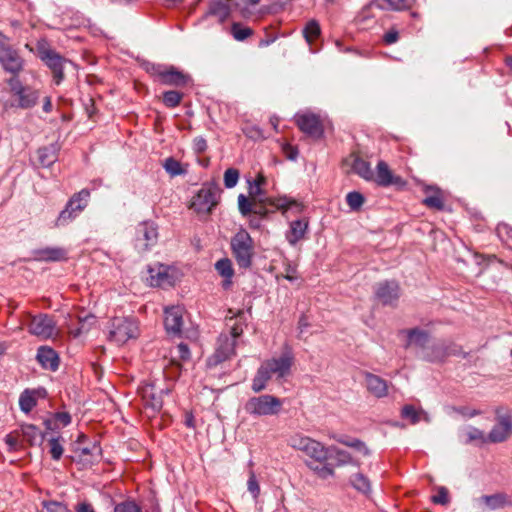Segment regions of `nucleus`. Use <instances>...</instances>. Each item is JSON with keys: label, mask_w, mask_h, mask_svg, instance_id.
<instances>
[{"label": "nucleus", "mask_w": 512, "mask_h": 512, "mask_svg": "<svg viewBox=\"0 0 512 512\" xmlns=\"http://www.w3.org/2000/svg\"><path fill=\"white\" fill-rule=\"evenodd\" d=\"M36 55L50 69L54 83L59 85L65 78L64 67L70 61L55 51L46 38L37 41Z\"/></svg>", "instance_id": "obj_1"}, {"label": "nucleus", "mask_w": 512, "mask_h": 512, "mask_svg": "<svg viewBox=\"0 0 512 512\" xmlns=\"http://www.w3.org/2000/svg\"><path fill=\"white\" fill-rule=\"evenodd\" d=\"M228 333L223 332L217 340V346L214 354L209 359L210 365H217L226 361L235 354L236 340L243 333V327L240 323L227 324Z\"/></svg>", "instance_id": "obj_2"}, {"label": "nucleus", "mask_w": 512, "mask_h": 512, "mask_svg": "<svg viewBox=\"0 0 512 512\" xmlns=\"http://www.w3.org/2000/svg\"><path fill=\"white\" fill-rule=\"evenodd\" d=\"M221 189L215 183L203 184L189 206L198 216H208L218 205Z\"/></svg>", "instance_id": "obj_3"}, {"label": "nucleus", "mask_w": 512, "mask_h": 512, "mask_svg": "<svg viewBox=\"0 0 512 512\" xmlns=\"http://www.w3.org/2000/svg\"><path fill=\"white\" fill-rule=\"evenodd\" d=\"M232 255L240 268L247 269L252 265L254 256V241L250 234L244 230H239L231 238Z\"/></svg>", "instance_id": "obj_4"}, {"label": "nucleus", "mask_w": 512, "mask_h": 512, "mask_svg": "<svg viewBox=\"0 0 512 512\" xmlns=\"http://www.w3.org/2000/svg\"><path fill=\"white\" fill-rule=\"evenodd\" d=\"M282 404V400L278 397L264 394L249 398L244 405V409L254 417L273 416L281 411Z\"/></svg>", "instance_id": "obj_5"}, {"label": "nucleus", "mask_w": 512, "mask_h": 512, "mask_svg": "<svg viewBox=\"0 0 512 512\" xmlns=\"http://www.w3.org/2000/svg\"><path fill=\"white\" fill-rule=\"evenodd\" d=\"M0 64L5 72L12 74V77H17L23 70L25 60L15 49L10 39L0 31Z\"/></svg>", "instance_id": "obj_6"}, {"label": "nucleus", "mask_w": 512, "mask_h": 512, "mask_svg": "<svg viewBox=\"0 0 512 512\" xmlns=\"http://www.w3.org/2000/svg\"><path fill=\"white\" fill-rule=\"evenodd\" d=\"M146 70L152 76L157 77L158 80L164 85L184 87L192 81L189 74L178 70L174 66L148 64Z\"/></svg>", "instance_id": "obj_7"}, {"label": "nucleus", "mask_w": 512, "mask_h": 512, "mask_svg": "<svg viewBox=\"0 0 512 512\" xmlns=\"http://www.w3.org/2000/svg\"><path fill=\"white\" fill-rule=\"evenodd\" d=\"M249 195L254 201H258V203H267L270 206L275 207L278 210H281L285 215L289 210L294 209L297 213L303 211L304 206L302 203L297 200L282 196L278 198H263L265 196V192L259 185H255L249 182Z\"/></svg>", "instance_id": "obj_8"}, {"label": "nucleus", "mask_w": 512, "mask_h": 512, "mask_svg": "<svg viewBox=\"0 0 512 512\" xmlns=\"http://www.w3.org/2000/svg\"><path fill=\"white\" fill-rule=\"evenodd\" d=\"M10 91L17 100V107L30 109L34 107L40 98V89L35 86L23 85L19 77H11L7 80Z\"/></svg>", "instance_id": "obj_9"}, {"label": "nucleus", "mask_w": 512, "mask_h": 512, "mask_svg": "<svg viewBox=\"0 0 512 512\" xmlns=\"http://www.w3.org/2000/svg\"><path fill=\"white\" fill-rule=\"evenodd\" d=\"M139 335L138 322L134 318L115 317L111 321L109 339L117 344H124Z\"/></svg>", "instance_id": "obj_10"}, {"label": "nucleus", "mask_w": 512, "mask_h": 512, "mask_svg": "<svg viewBox=\"0 0 512 512\" xmlns=\"http://www.w3.org/2000/svg\"><path fill=\"white\" fill-rule=\"evenodd\" d=\"M294 360L292 350L286 347L278 357H272L264 361L260 366L266 370L271 378L276 376L277 379H282L290 375Z\"/></svg>", "instance_id": "obj_11"}, {"label": "nucleus", "mask_w": 512, "mask_h": 512, "mask_svg": "<svg viewBox=\"0 0 512 512\" xmlns=\"http://www.w3.org/2000/svg\"><path fill=\"white\" fill-rule=\"evenodd\" d=\"M291 446L319 463L325 462L329 456L330 448L307 436L296 435L292 437Z\"/></svg>", "instance_id": "obj_12"}, {"label": "nucleus", "mask_w": 512, "mask_h": 512, "mask_svg": "<svg viewBox=\"0 0 512 512\" xmlns=\"http://www.w3.org/2000/svg\"><path fill=\"white\" fill-rule=\"evenodd\" d=\"M89 197L90 191L88 189H82L74 194L66 204L65 209L60 212L56 220V226H64L75 219L87 206Z\"/></svg>", "instance_id": "obj_13"}, {"label": "nucleus", "mask_w": 512, "mask_h": 512, "mask_svg": "<svg viewBox=\"0 0 512 512\" xmlns=\"http://www.w3.org/2000/svg\"><path fill=\"white\" fill-rule=\"evenodd\" d=\"M512 435V414L503 409L496 410V424L488 434V440L492 443L506 441Z\"/></svg>", "instance_id": "obj_14"}, {"label": "nucleus", "mask_w": 512, "mask_h": 512, "mask_svg": "<svg viewBox=\"0 0 512 512\" xmlns=\"http://www.w3.org/2000/svg\"><path fill=\"white\" fill-rule=\"evenodd\" d=\"M157 227L152 222H143L136 227L135 248L139 252H145L157 243Z\"/></svg>", "instance_id": "obj_15"}, {"label": "nucleus", "mask_w": 512, "mask_h": 512, "mask_svg": "<svg viewBox=\"0 0 512 512\" xmlns=\"http://www.w3.org/2000/svg\"><path fill=\"white\" fill-rule=\"evenodd\" d=\"M295 121L299 129L312 138L319 139L324 134L322 121L316 114H299L296 115Z\"/></svg>", "instance_id": "obj_16"}, {"label": "nucleus", "mask_w": 512, "mask_h": 512, "mask_svg": "<svg viewBox=\"0 0 512 512\" xmlns=\"http://www.w3.org/2000/svg\"><path fill=\"white\" fill-rule=\"evenodd\" d=\"M28 329L31 334L47 339L54 335L55 323L48 315L39 314L32 317Z\"/></svg>", "instance_id": "obj_17"}, {"label": "nucleus", "mask_w": 512, "mask_h": 512, "mask_svg": "<svg viewBox=\"0 0 512 512\" xmlns=\"http://www.w3.org/2000/svg\"><path fill=\"white\" fill-rule=\"evenodd\" d=\"M374 180L379 186H398L402 187L406 183L402 177L394 175L389 169V166L384 161H379L376 167V174H374Z\"/></svg>", "instance_id": "obj_18"}, {"label": "nucleus", "mask_w": 512, "mask_h": 512, "mask_svg": "<svg viewBox=\"0 0 512 512\" xmlns=\"http://www.w3.org/2000/svg\"><path fill=\"white\" fill-rule=\"evenodd\" d=\"M375 295L383 305H394L400 297L399 284L396 281L381 282L376 287Z\"/></svg>", "instance_id": "obj_19"}, {"label": "nucleus", "mask_w": 512, "mask_h": 512, "mask_svg": "<svg viewBox=\"0 0 512 512\" xmlns=\"http://www.w3.org/2000/svg\"><path fill=\"white\" fill-rule=\"evenodd\" d=\"M183 325V308L172 306L165 309L164 326L168 333L179 334Z\"/></svg>", "instance_id": "obj_20"}, {"label": "nucleus", "mask_w": 512, "mask_h": 512, "mask_svg": "<svg viewBox=\"0 0 512 512\" xmlns=\"http://www.w3.org/2000/svg\"><path fill=\"white\" fill-rule=\"evenodd\" d=\"M140 392L147 407H150L154 412L161 410L163 390L157 391L154 384H145L141 387Z\"/></svg>", "instance_id": "obj_21"}, {"label": "nucleus", "mask_w": 512, "mask_h": 512, "mask_svg": "<svg viewBox=\"0 0 512 512\" xmlns=\"http://www.w3.org/2000/svg\"><path fill=\"white\" fill-rule=\"evenodd\" d=\"M479 501L483 503L488 510H498L512 506V499L505 492L483 495L479 498Z\"/></svg>", "instance_id": "obj_22"}, {"label": "nucleus", "mask_w": 512, "mask_h": 512, "mask_svg": "<svg viewBox=\"0 0 512 512\" xmlns=\"http://www.w3.org/2000/svg\"><path fill=\"white\" fill-rule=\"evenodd\" d=\"M414 2H415V0H372L363 9V13H365L372 7L378 8L380 10H387V9L396 10V11L406 10V9H410L413 6Z\"/></svg>", "instance_id": "obj_23"}, {"label": "nucleus", "mask_w": 512, "mask_h": 512, "mask_svg": "<svg viewBox=\"0 0 512 512\" xmlns=\"http://www.w3.org/2000/svg\"><path fill=\"white\" fill-rule=\"evenodd\" d=\"M365 383L368 391L377 398L385 397L388 393L387 382L381 377L370 372H364Z\"/></svg>", "instance_id": "obj_24"}, {"label": "nucleus", "mask_w": 512, "mask_h": 512, "mask_svg": "<svg viewBox=\"0 0 512 512\" xmlns=\"http://www.w3.org/2000/svg\"><path fill=\"white\" fill-rule=\"evenodd\" d=\"M307 230V220H294L290 223L289 230L285 234L286 240L289 242L290 245L294 246L305 237Z\"/></svg>", "instance_id": "obj_25"}, {"label": "nucleus", "mask_w": 512, "mask_h": 512, "mask_svg": "<svg viewBox=\"0 0 512 512\" xmlns=\"http://www.w3.org/2000/svg\"><path fill=\"white\" fill-rule=\"evenodd\" d=\"M37 360L45 369L56 371L59 367V357L50 347L41 346L37 351Z\"/></svg>", "instance_id": "obj_26"}, {"label": "nucleus", "mask_w": 512, "mask_h": 512, "mask_svg": "<svg viewBox=\"0 0 512 512\" xmlns=\"http://www.w3.org/2000/svg\"><path fill=\"white\" fill-rule=\"evenodd\" d=\"M59 146L52 143L37 150V161L42 167H50L58 158Z\"/></svg>", "instance_id": "obj_27"}, {"label": "nucleus", "mask_w": 512, "mask_h": 512, "mask_svg": "<svg viewBox=\"0 0 512 512\" xmlns=\"http://www.w3.org/2000/svg\"><path fill=\"white\" fill-rule=\"evenodd\" d=\"M35 258L42 261H63L67 259V251L60 247H46L34 252Z\"/></svg>", "instance_id": "obj_28"}, {"label": "nucleus", "mask_w": 512, "mask_h": 512, "mask_svg": "<svg viewBox=\"0 0 512 512\" xmlns=\"http://www.w3.org/2000/svg\"><path fill=\"white\" fill-rule=\"evenodd\" d=\"M236 5L233 0H212L209 7V14L217 16L221 22L225 21L231 12L232 6Z\"/></svg>", "instance_id": "obj_29"}, {"label": "nucleus", "mask_w": 512, "mask_h": 512, "mask_svg": "<svg viewBox=\"0 0 512 512\" xmlns=\"http://www.w3.org/2000/svg\"><path fill=\"white\" fill-rule=\"evenodd\" d=\"M215 270L224 278L223 288L228 289L232 284V278L234 276L232 261L229 258H222L218 260L215 263Z\"/></svg>", "instance_id": "obj_30"}, {"label": "nucleus", "mask_w": 512, "mask_h": 512, "mask_svg": "<svg viewBox=\"0 0 512 512\" xmlns=\"http://www.w3.org/2000/svg\"><path fill=\"white\" fill-rule=\"evenodd\" d=\"M149 278L148 281L151 286L155 287H164L166 285H170V276L166 270L165 267L162 265L159 266L157 269L155 268H149Z\"/></svg>", "instance_id": "obj_31"}, {"label": "nucleus", "mask_w": 512, "mask_h": 512, "mask_svg": "<svg viewBox=\"0 0 512 512\" xmlns=\"http://www.w3.org/2000/svg\"><path fill=\"white\" fill-rule=\"evenodd\" d=\"M21 434L23 441H26L31 446L41 444L44 440V434L32 424L22 425Z\"/></svg>", "instance_id": "obj_32"}, {"label": "nucleus", "mask_w": 512, "mask_h": 512, "mask_svg": "<svg viewBox=\"0 0 512 512\" xmlns=\"http://www.w3.org/2000/svg\"><path fill=\"white\" fill-rule=\"evenodd\" d=\"M352 158V171L365 180H372L374 178V172L370 164L359 156H352Z\"/></svg>", "instance_id": "obj_33"}, {"label": "nucleus", "mask_w": 512, "mask_h": 512, "mask_svg": "<svg viewBox=\"0 0 512 512\" xmlns=\"http://www.w3.org/2000/svg\"><path fill=\"white\" fill-rule=\"evenodd\" d=\"M351 486L364 495H369L372 490L371 482L369 478L363 473H356L349 479Z\"/></svg>", "instance_id": "obj_34"}, {"label": "nucleus", "mask_w": 512, "mask_h": 512, "mask_svg": "<svg viewBox=\"0 0 512 512\" xmlns=\"http://www.w3.org/2000/svg\"><path fill=\"white\" fill-rule=\"evenodd\" d=\"M408 337V345L414 344L425 349L429 342V334L419 328H412L405 331Z\"/></svg>", "instance_id": "obj_35"}, {"label": "nucleus", "mask_w": 512, "mask_h": 512, "mask_svg": "<svg viewBox=\"0 0 512 512\" xmlns=\"http://www.w3.org/2000/svg\"><path fill=\"white\" fill-rule=\"evenodd\" d=\"M446 342H439L427 348L424 358L430 362H440L447 358Z\"/></svg>", "instance_id": "obj_36"}, {"label": "nucleus", "mask_w": 512, "mask_h": 512, "mask_svg": "<svg viewBox=\"0 0 512 512\" xmlns=\"http://www.w3.org/2000/svg\"><path fill=\"white\" fill-rule=\"evenodd\" d=\"M401 416L404 419H409L412 424L418 423L422 418L428 421V415L423 410H416L413 405H405L401 410Z\"/></svg>", "instance_id": "obj_37"}, {"label": "nucleus", "mask_w": 512, "mask_h": 512, "mask_svg": "<svg viewBox=\"0 0 512 512\" xmlns=\"http://www.w3.org/2000/svg\"><path fill=\"white\" fill-rule=\"evenodd\" d=\"M426 191L427 192L431 191L432 193L423 199V204L429 208H433L436 210H443L444 209V200H443L440 190L433 189V188H427Z\"/></svg>", "instance_id": "obj_38"}, {"label": "nucleus", "mask_w": 512, "mask_h": 512, "mask_svg": "<svg viewBox=\"0 0 512 512\" xmlns=\"http://www.w3.org/2000/svg\"><path fill=\"white\" fill-rule=\"evenodd\" d=\"M332 438L345 446L356 449L357 451L361 452L364 456H368L370 454V450L368 449L366 444L359 439H350L345 436L336 435H333Z\"/></svg>", "instance_id": "obj_39"}, {"label": "nucleus", "mask_w": 512, "mask_h": 512, "mask_svg": "<svg viewBox=\"0 0 512 512\" xmlns=\"http://www.w3.org/2000/svg\"><path fill=\"white\" fill-rule=\"evenodd\" d=\"M230 32H231V35L233 36V38L240 42L245 41L250 36H252L254 33L252 28H250L246 25H243L242 23H239V22H234L231 25Z\"/></svg>", "instance_id": "obj_40"}, {"label": "nucleus", "mask_w": 512, "mask_h": 512, "mask_svg": "<svg viewBox=\"0 0 512 512\" xmlns=\"http://www.w3.org/2000/svg\"><path fill=\"white\" fill-rule=\"evenodd\" d=\"M321 34V28L316 20H310L307 22L303 29V36L306 42L311 45L313 41L318 38Z\"/></svg>", "instance_id": "obj_41"}, {"label": "nucleus", "mask_w": 512, "mask_h": 512, "mask_svg": "<svg viewBox=\"0 0 512 512\" xmlns=\"http://www.w3.org/2000/svg\"><path fill=\"white\" fill-rule=\"evenodd\" d=\"M271 379L270 375L261 366L252 381V390L258 393L266 388L267 382Z\"/></svg>", "instance_id": "obj_42"}, {"label": "nucleus", "mask_w": 512, "mask_h": 512, "mask_svg": "<svg viewBox=\"0 0 512 512\" xmlns=\"http://www.w3.org/2000/svg\"><path fill=\"white\" fill-rule=\"evenodd\" d=\"M329 452H332L335 455V459L339 466L347 465V464H352L355 466L360 465L359 461L354 460L352 458V456L350 455V453H348L345 450H341V449H338V448L332 446V447H330Z\"/></svg>", "instance_id": "obj_43"}, {"label": "nucleus", "mask_w": 512, "mask_h": 512, "mask_svg": "<svg viewBox=\"0 0 512 512\" xmlns=\"http://www.w3.org/2000/svg\"><path fill=\"white\" fill-rule=\"evenodd\" d=\"M63 442H64V439L60 436L52 437L51 439H49V441H48L49 448H50L49 453H50L52 459L57 461L62 457L63 452H64Z\"/></svg>", "instance_id": "obj_44"}, {"label": "nucleus", "mask_w": 512, "mask_h": 512, "mask_svg": "<svg viewBox=\"0 0 512 512\" xmlns=\"http://www.w3.org/2000/svg\"><path fill=\"white\" fill-rule=\"evenodd\" d=\"M183 99V93L176 90H169L163 93V103L168 108L177 107Z\"/></svg>", "instance_id": "obj_45"}, {"label": "nucleus", "mask_w": 512, "mask_h": 512, "mask_svg": "<svg viewBox=\"0 0 512 512\" xmlns=\"http://www.w3.org/2000/svg\"><path fill=\"white\" fill-rule=\"evenodd\" d=\"M19 405L23 412L29 413L36 406V399L33 393L25 390L19 398Z\"/></svg>", "instance_id": "obj_46"}, {"label": "nucleus", "mask_w": 512, "mask_h": 512, "mask_svg": "<svg viewBox=\"0 0 512 512\" xmlns=\"http://www.w3.org/2000/svg\"><path fill=\"white\" fill-rule=\"evenodd\" d=\"M364 201V196L360 192L352 191L346 195L347 205L353 211L359 210L361 206L364 204Z\"/></svg>", "instance_id": "obj_47"}, {"label": "nucleus", "mask_w": 512, "mask_h": 512, "mask_svg": "<svg viewBox=\"0 0 512 512\" xmlns=\"http://www.w3.org/2000/svg\"><path fill=\"white\" fill-rule=\"evenodd\" d=\"M163 167L166 170V172L170 174L172 177L184 173V170L182 169L180 162L173 157L165 159Z\"/></svg>", "instance_id": "obj_48"}, {"label": "nucleus", "mask_w": 512, "mask_h": 512, "mask_svg": "<svg viewBox=\"0 0 512 512\" xmlns=\"http://www.w3.org/2000/svg\"><path fill=\"white\" fill-rule=\"evenodd\" d=\"M499 238L512 249V227L505 223L498 224L496 228Z\"/></svg>", "instance_id": "obj_49"}, {"label": "nucleus", "mask_w": 512, "mask_h": 512, "mask_svg": "<svg viewBox=\"0 0 512 512\" xmlns=\"http://www.w3.org/2000/svg\"><path fill=\"white\" fill-rule=\"evenodd\" d=\"M254 203L250 201L244 194L238 196V208L242 216L251 215L254 210Z\"/></svg>", "instance_id": "obj_50"}, {"label": "nucleus", "mask_w": 512, "mask_h": 512, "mask_svg": "<svg viewBox=\"0 0 512 512\" xmlns=\"http://www.w3.org/2000/svg\"><path fill=\"white\" fill-rule=\"evenodd\" d=\"M239 180V171L235 168H228L224 173V185L226 188H233Z\"/></svg>", "instance_id": "obj_51"}, {"label": "nucleus", "mask_w": 512, "mask_h": 512, "mask_svg": "<svg viewBox=\"0 0 512 512\" xmlns=\"http://www.w3.org/2000/svg\"><path fill=\"white\" fill-rule=\"evenodd\" d=\"M114 512H142V509L133 501H124L114 507Z\"/></svg>", "instance_id": "obj_52"}, {"label": "nucleus", "mask_w": 512, "mask_h": 512, "mask_svg": "<svg viewBox=\"0 0 512 512\" xmlns=\"http://www.w3.org/2000/svg\"><path fill=\"white\" fill-rule=\"evenodd\" d=\"M247 489L254 499L258 498L260 494V486L253 471H250L249 479L247 481Z\"/></svg>", "instance_id": "obj_53"}, {"label": "nucleus", "mask_w": 512, "mask_h": 512, "mask_svg": "<svg viewBox=\"0 0 512 512\" xmlns=\"http://www.w3.org/2000/svg\"><path fill=\"white\" fill-rule=\"evenodd\" d=\"M432 502L435 504L447 505L449 503L448 490L445 487H440L438 493L432 497Z\"/></svg>", "instance_id": "obj_54"}, {"label": "nucleus", "mask_w": 512, "mask_h": 512, "mask_svg": "<svg viewBox=\"0 0 512 512\" xmlns=\"http://www.w3.org/2000/svg\"><path fill=\"white\" fill-rule=\"evenodd\" d=\"M55 426L65 427L70 424L71 416L67 412H58L54 415Z\"/></svg>", "instance_id": "obj_55"}, {"label": "nucleus", "mask_w": 512, "mask_h": 512, "mask_svg": "<svg viewBox=\"0 0 512 512\" xmlns=\"http://www.w3.org/2000/svg\"><path fill=\"white\" fill-rule=\"evenodd\" d=\"M446 348L447 357L462 355L465 358L467 356V353L463 352L462 348L455 343H446Z\"/></svg>", "instance_id": "obj_56"}, {"label": "nucleus", "mask_w": 512, "mask_h": 512, "mask_svg": "<svg viewBox=\"0 0 512 512\" xmlns=\"http://www.w3.org/2000/svg\"><path fill=\"white\" fill-rule=\"evenodd\" d=\"M310 468L313 469L318 474V476L323 479H326V478L334 475V470L331 467H329L328 465H323L321 467H319V466L313 467L310 465Z\"/></svg>", "instance_id": "obj_57"}, {"label": "nucleus", "mask_w": 512, "mask_h": 512, "mask_svg": "<svg viewBox=\"0 0 512 512\" xmlns=\"http://www.w3.org/2000/svg\"><path fill=\"white\" fill-rule=\"evenodd\" d=\"M207 149V141L204 137L198 136L193 140V150L197 154L204 153Z\"/></svg>", "instance_id": "obj_58"}, {"label": "nucleus", "mask_w": 512, "mask_h": 512, "mask_svg": "<svg viewBox=\"0 0 512 512\" xmlns=\"http://www.w3.org/2000/svg\"><path fill=\"white\" fill-rule=\"evenodd\" d=\"M398 39H399V32L395 28L390 29L383 36V41L387 45L396 43L398 41Z\"/></svg>", "instance_id": "obj_59"}, {"label": "nucleus", "mask_w": 512, "mask_h": 512, "mask_svg": "<svg viewBox=\"0 0 512 512\" xmlns=\"http://www.w3.org/2000/svg\"><path fill=\"white\" fill-rule=\"evenodd\" d=\"M5 442L9 447V450H17L19 448V440H18V434L10 433L6 435Z\"/></svg>", "instance_id": "obj_60"}, {"label": "nucleus", "mask_w": 512, "mask_h": 512, "mask_svg": "<svg viewBox=\"0 0 512 512\" xmlns=\"http://www.w3.org/2000/svg\"><path fill=\"white\" fill-rule=\"evenodd\" d=\"M283 152H284V154L286 155V157L289 160L294 161L298 157V150H297V148L292 146V145H290V144L283 145Z\"/></svg>", "instance_id": "obj_61"}, {"label": "nucleus", "mask_w": 512, "mask_h": 512, "mask_svg": "<svg viewBox=\"0 0 512 512\" xmlns=\"http://www.w3.org/2000/svg\"><path fill=\"white\" fill-rule=\"evenodd\" d=\"M263 204L264 203H259V205H255L252 214L257 215L262 219H265L268 217L269 210Z\"/></svg>", "instance_id": "obj_62"}, {"label": "nucleus", "mask_w": 512, "mask_h": 512, "mask_svg": "<svg viewBox=\"0 0 512 512\" xmlns=\"http://www.w3.org/2000/svg\"><path fill=\"white\" fill-rule=\"evenodd\" d=\"M468 439L469 441L483 440L484 434L481 430L477 428H471L470 431L468 432Z\"/></svg>", "instance_id": "obj_63"}, {"label": "nucleus", "mask_w": 512, "mask_h": 512, "mask_svg": "<svg viewBox=\"0 0 512 512\" xmlns=\"http://www.w3.org/2000/svg\"><path fill=\"white\" fill-rule=\"evenodd\" d=\"M76 512H95L92 505L88 502L79 503L76 508Z\"/></svg>", "instance_id": "obj_64"}]
</instances>
